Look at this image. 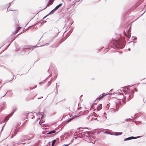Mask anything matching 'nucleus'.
Returning a JSON list of instances; mask_svg holds the SVG:
<instances>
[{
  "mask_svg": "<svg viewBox=\"0 0 146 146\" xmlns=\"http://www.w3.org/2000/svg\"><path fill=\"white\" fill-rule=\"evenodd\" d=\"M12 114H10L9 115H8L7 116V117H6L4 119V120L5 121H7V120H8L9 119V117H10L12 115Z\"/></svg>",
  "mask_w": 146,
  "mask_h": 146,
  "instance_id": "nucleus-7",
  "label": "nucleus"
},
{
  "mask_svg": "<svg viewBox=\"0 0 146 146\" xmlns=\"http://www.w3.org/2000/svg\"><path fill=\"white\" fill-rule=\"evenodd\" d=\"M115 134V135H120L122 134V132H116Z\"/></svg>",
  "mask_w": 146,
  "mask_h": 146,
  "instance_id": "nucleus-12",
  "label": "nucleus"
},
{
  "mask_svg": "<svg viewBox=\"0 0 146 146\" xmlns=\"http://www.w3.org/2000/svg\"><path fill=\"white\" fill-rule=\"evenodd\" d=\"M56 142V140H54L52 142V146H53Z\"/></svg>",
  "mask_w": 146,
  "mask_h": 146,
  "instance_id": "nucleus-13",
  "label": "nucleus"
},
{
  "mask_svg": "<svg viewBox=\"0 0 146 146\" xmlns=\"http://www.w3.org/2000/svg\"><path fill=\"white\" fill-rule=\"evenodd\" d=\"M104 95H100V97L98 98L99 100H100L102 98H103Z\"/></svg>",
  "mask_w": 146,
  "mask_h": 146,
  "instance_id": "nucleus-11",
  "label": "nucleus"
},
{
  "mask_svg": "<svg viewBox=\"0 0 146 146\" xmlns=\"http://www.w3.org/2000/svg\"><path fill=\"white\" fill-rule=\"evenodd\" d=\"M56 132L55 130L51 131H50L48 133H47V134H51L53 133Z\"/></svg>",
  "mask_w": 146,
  "mask_h": 146,
  "instance_id": "nucleus-10",
  "label": "nucleus"
},
{
  "mask_svg": "<svg viewBox=\"0 0 146 146\" xmlns=\"http://www.w3.org/2000/svg\"><path fill=\"white\" fill-rule=\"evenodd\" d=\"M125 45V44L121 40H119L113 44V46L115 49H117L122 48L124 47Z\"/></svg>",
  "mask_w": 146,
  "mask_h": 146,
  "instance_id": "nucleus-1",
  "label": "nucleus"
},
{
  "mask_svg": "<svg viewBox=\"0 0 146 146\" xmlns=\"http://www.w3.org/2000/svg\"><path fill=\"white\" fill-rule=\"evenodd\" d=\"M123 33H124V34L126 36H127V34L125 33V31H124L123 32Z\"/></svg>",
  "mask_w": 146,
  "mask_h": 146,
  "instance_id": "nucleus-14",
  "label": "nucleus"
},
{
  "mask_svg": "<svg viewBox=\"0 0 146 146\" xmlns=\"http://www.w3.org/2000/svg\"><path fill=\"white\" fill-rule=\"evenodd\" d=\"M80 0H77V1H79Z\"/></svg>",
  "mask_w": 146,
  "mask_h": 146,
  "instance_id": "nucleus-16",
  "label": "nucleus"
},
{
  "mask_svg": "<svg viewBox=\"0 0 146 146\" xmlns=\"http://www.w3.org/2000/svg\"><path fill=\"white\" fill-rule=\"evenodd\" d=\"M77 117V116H76L75 115H74L73 117H72L70 118V119L66 122V123H68V122L74 119L75 117Z\"/></svg>",
  "mask_w": 146,
  "mask_h": 146,
  "instance_id": "nucleus-8",
  "label": "nucleus"
},
{
  "mask_svg": "<svg viewBox=\"0 0 146 146\" xmlns=\"http://www.w3.org/2000/svg\"><path fill=\"white\" fill-rule=\"evenodd\" d=\"M54 0H49L48 4L44 8V9H46L47 7L49 6L50 5H52Z\"/></svg>",
  "mask_w": 146,
  "mask_h": 146,
  "instance_id": "nucleus-4",
  "label": "nucleus"
},
{
  "mask_svg": "<svg viewBox=\"0 0 146 146\" xmlns=\"http://www.w3.org/2000/svg\"><path fill=\"white\" fill-rule=\"evenodd\" d=\"M21 27H19L16 28V30L13 32V35H15L19 31V30L21 29Z\"/></svg>",
  "mask_w": 146,
  "mask_h": 146,
  "instance_id": "nucleus-6",
  "label": "nucleus"
},
{
  "mask_svg": "<svg viewBox=\"0 0 146 146\" xmlns=\"http://www.w3.org/2000/svg\"><path fill=\"white\" fill-rule=\"evenodd\" d=\"M130 35H129V34H128V35L127 36H128V37H130Z\"/></svg>",
  "mask_w": 146,
  "mask_h": 146,
  "instance_id": "nucleus-15",
  "label": "nucleus"
},
{
  "mask_svg": "<svg viewBox=\"0 0 146 146\" xmlns=\"http://www.w3.org/2000/svg\"><path fill=\"white\" fill-rule=\"evenodd\" d=\"M62 5V3H60L58 5H57L54 9V10H57L58 9L59 7H61V6Z\"/></svg>",
  "mask_w": 146,
  "mask_h": 146,
  "instance_id": "nucleus-9",
  "label": "nucleus"
},
{
  "mask_svg": "<svg viewBox=\"0 0 146 146\" xmlns=\"http://www.w3.org/2000/svg\"><path fill=\"white\" fill-rule=\"evenodd\" d=\"M14 78V76L13 74L11 73L9 75L7 76V80L9 81L12 80Z\"/></svg>",
  "mask_w": 146,
  "mask_h": 146,
  "instance_id": "nucleus-3",
  "label": "nucleus"
},
{
  "mask_svg": "<svg viewBox=\"0 0 146 146\" xmlns=\"http://www.w3.org/2000/svg\"><path fill=\"white\" fill-rule=\"evenodd\" d=\"M120 95L121 96V98H124V100H123L122 99V101L123 103L124 104L125 103V99L126 98H128V99L129 100L131 97V96L129 95L128 94H125V96H124L122 94H120Z\"/></svg>",
  "mask_w": 146,
  "mask_h": 146,
  "instance_id": "nucleus-2",
  "label": "nucleus"
},
{
  "mask_svg": "<svg viewBox=\"0 0 146 146\" xmlns=\"http://www.w3.org/2000/svg\"><path fill=\"white\" fill-rule=\"evenodd\" d=\"M47 16H46L45 17H47Z\"/></svg>",
  "mask_w": 146,
  "mask_h": 146,
  "instance_id": "nucleus-17",
  "label": "nucleus"
},
{
  "mask_svg": "<svg viewBox=\"0 0 146 146\" xmlns=\"http://www.w3.org/2000/svg\"><path fill=\"white\" fill-rule=\"evenodd\" d=\"M138 137H130L128 138L125 139H124V141H125L131 139H135L138 138Z\"/></svg>",
  "mask_w": 146,
  "mask_h": 146,
  "instance_id": "nucleus-5",
  "label": "nucleus"
}]
</instances>
